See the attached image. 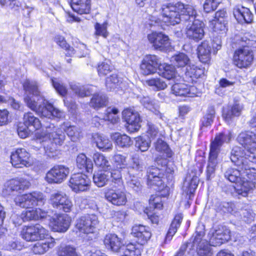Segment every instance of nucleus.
I'll return each mask as SVG.
<instances>
[{"label": "nucleus", "mask_w": 256, "mask_h": 256, "mask_svg": "<svg viewBox=\"0 0 256 256\" xmlns=\"http://www.w3.org/2000/svg\"><path fill=\"white\" fill-rule=\"evenodd\" d=\"M160 11L162 20L168 25L178 24L182 18L186 21L190 20L186 24L188 31L204 32V24L198 20L194 19L196 12L192 6H184L180 2L176 4H166L162 5Z\"/></svg>", "instance_id": "nucleus-1"}, {"label": "nucleus", "mask_w": 256, "mask_h": 256, "mask_svg": "<svg viewBox=\"0 0 256 256\" xmlns=\"http://www.w3.org/2000/svg\"><path fill=\"white\" fill-rule=\"evenodd\" d=\"M23 87L26 94L24 100L30 110L42 117L48 118H64V112L54 108L41 96L36 82L26 80L23 83Z\"/></svg>", "instance_id": "nucleus-2"}, {"label": "nucleus", "mask_w": 256, "mask_h": 256, "mask_svg": "<svg viewBox=\"0 0 256 256\" xmlns=\"http://www.w3.org/2000/svg\"><path fill=\"white\" fill-rule=\"evenodd\" d=\"M230 160L237 168H228L224 172V177L230 182L236 184L245 175L246 171L251 172L252 166L239 146H234L232 149Z\"/></svg>", "instance_id": "nucleus-3"}, {"label": "nucleus", "mask_w": 256, "mask_h": 256, "mask_svg": "<svg viewBox=\"0 0 256 256\" xmlns=\"http://www.w3.org/2000/svg\"><path fill=\"white\" fill-rule=\"evenodd\" d=\"M236 42L242 46L234 52V63L240 68H247L251 65L253 61L254 55L250 48H256V40H250L246 37L240 39L238 36H236Z\"/></svg>", "instance_id": "nucleus-4"}, {"label": "nucleus", "mask_w": 256, "mask_h": 256, "mask_svg": "<svg viewBox=\"0 0 256 256\" xmlns=\"http://www.w3.org/2000/svg\"><path fill=\"white\" fill-rule=\"evenodd\" d=\"M232 137L231 132H228L227 134L222 132L217 134L214 140L212 142L206 167L207 179L210 180L214 176L218 163V156L220 152V148L224 143L228 142Z\"/></svg>", "instance_id": "nucleus-5"}, {"label": "nucleus", "mask_w": 256, "mask_h": 256, "mask_svg": "<svg viewBox=\"0 0 256 256\" xmlns=\"http://www.w3.org/2000/svg\"><path fill=\"white\" fill-rule=\"evenodd\" d=\"M156 162L158 166H152L147 171L148 184L150 186H157L160 190V187H164L162 178L164 174L171 173L173 170L168 167L166 158H158Z\"/></svg>", "instance_id": "nucleus-6"}, {"label": "nucleus", "mask_w": 256, "mask_h": 256, "mask_svg": "<svg viewBox=\"0 0 256 256\" xmlns=\"http://www.w3.org/2000/svg\"><path fill=\"white\" fill-rule=\"evenodd\" d=\"M46 134L45 136L46 140H43V146L46 152L50 156V154L56 150L57 146H61L65 140V134L62 129L60 127H55L51 124L46 127Z\"/></svg>", "instance_id": "nucleus-7"}, {"label": "nucleus", "mask_w": 256, "mask_h": 256, "mask_svg": "<svg viewBox=\"0 0 256 256\" xmlns=\"http://www.w3.org/2000/svg\"><path fill=\"white\" fill-rule=\"evenodd\" d=\"M242 146L244 156L252 162H256V130L240 132L237 138Z\"/></svg>", "instance_id": "nucleus-8"}, {"label": "nucleus", "mask_w": 256, "mask_h": 256, "mask_svg": "<svg viewBox=\"0 0 256 256\" xmlns=\"http://www.w3.org/2000/svg\"><path fill=\"white\" fill-rule=\"evenodd\" d=\"M144 164L142 158L135 154L132 158V164L128 168V176L126 178L128 186L135 191H138L141 188V184L136 178L140 172L142 170Z\"/></svg>", "instance_id": "nucleus-9"}, {"label": "nucleus", "mask_w": 256, "mask_h": 256, "mask_svg": "<svg viewBox=\"0 0 256 256\" xmlns=\"http://www.w3.org/2000/svg\"><path fill=\"white\" fill-rule=\"evenodd\" d=\"M245 175L236 184L234 189L238 195L246 196L254 188L256 183V168L252 167V171H246Z\"/></svg>", "instance_id": "nucleus-10"}, {"label": "nucleus", "mask_w": 256, "mask_h": 256, "mask_svg": "<svg viewBox=\"0 0 256 256\" xmlns=\"http://www.w3.org/2000/svg\"><path fill=\"white\" fill-rule=\"evenodd\" d=\"M14 202L16 205L28 208L35 206L43 205L46 202V198L42 192H34L18 196Z\"/></svg>", "instance_id": "nucleus-11"}, {"label": "nucleus", "mask_w": 256, "mask_h": 256, "mask_svg": "<svg viewBox=\"0 0 256 256\" xmlns=\"http://www.w3.org/2000/svg\"><path fill=\"white\" fill-rule=\"evenodd\" d=\"M204 232L202 231L196 232L192 240V248L193 250H196L198 256H213L212 249L210 244L203 239Z\"/></svg>", "instance_id": "nucleus-12"}, {"label": "nucleus", "mask_w": 256, "mask_h": 256, "mask_svg": "<svg viewBox=\"0 0 256 256\" xmlns=\"http://www.w3.org/2000/svg\"><path fill=\"white\" fill-rule=\"evenodd\" d=\"M22 238L28 242H33L44 238L48 231L42 226L36 224L24 227L21 232Z\"/></svg>", "instance_id": "nucleus-13"}, {"label": "nucleus", "mask_w": 256, "mask_h": 256, "mask_svg": "<svg viewBox=\"0 0 256 256\" xmlns=\"http://www.w3.org/2000/svg\"><path fill=\"white\" fill-rule=\"evenodd\" d=\"M208 236L209 242L212 246H219L230 239V232L226 226L220 225L212 230Z\"/></svg>", "instance_id": "nucleus-14"}, {"label": "nucleus", "mask_w": 256, "mask_h": 256, "mask_svg": "<svg viewBox=\"0 0 256 256\" xmlns=\"http://www.w3.org/2000/svg\"><path fill=\"white\" fill-rule=\"evenodd\" d=\"M30 185V182L22 178L12 179L5 182L2 194L6 197L12 196L14 195L15 192H21L22 191L27 189Z\"/></svg>", "instance_id": "nucleus-15"}, {"label": "nucleus", "mask_w": 256, "mask_h": 256, "mask_svg": "<svg viewBox=\"0 0 256 256\" xmlns=\"http://www.w3.org/2000/svg\"><path fill=\"white\" fill-rule=\"evenodd\" d=\"M69 172L68 167L56 165L46 173L44 178L48 184H60L66 178Z\"/></svg>", "instance_id": "nucleus-16"}, {"label": "nucleus", "mask_w": 256, "mask_h": 256, "mask_svg": "<svg viewBox=\"0 0 256 256\" xmlns=\"http://www.w3.org/2000/svg\"><path fill=\"white\" fill-rule=\"evenodd\" d=\"M122 115L128 124L126 128L129 132H134L140 129L142 120L137 111L132 108H126L123 110Z\"/></svg>", "instance_id": "nucleus-17"}, {"label": "nucleus", "mask_w": 256, "mask_h": 256, "mask_svg": "<svg viewBox=\"0 0 256 256\" xmlns=\"http://www.w3.org/2000/svg\"><path fill=\"white\" fill-rule=\"evenodd\" d=\"M98 221L96 215H88L78 218L76 227L80 233L89 234L94 232Z\"/></svg>", "instance_id": "nucleus-18"}, {"label": "nucleus", "mask_w": 256, "mask_h": 256, "mask_svg": "<svg viewBox=\"0 0 256 256\" xmlns=\"http://www.w3.org/2000/svg\"><path fill=\"white\" fill-rule=\"evenodd\" d=\"M50 203L54 208L64 212H69L72 207V203L70 198L60 192L52 194Z\"/></svg>", "instance_id": "nucleus-19"}, {"label": "nucleus", "mask_w": 256, "mask_h": 256, "mask_svg": "<svg viewBox=\"0 0 256 256\" xmlns=\"http://www.w3.org/2000/svg\"><path fill=\"white\" fill-rule=\"evenodd\" d=\"M10 160L12 165L16 168L28 167L32 164L30 154L22 148H17L12 152Z\"/></svg>", "instance_id": "nucleus-20"}, {"label": "nucleus", "mask_w": 256, "mask_h": 256, "mask_svg": "<svg viewBox=\"0 0 256 256\" xmlns=\"http://www.w3.org/2000/svg\"><path fill=\"white\" fill-rule=\"evenodd\" d=\"M160 60L155 55L146 56L143 59L140 65L141 72L144 76H148L156 72L159 68Z\"/></svg>", "instance_id": "nucleus-21"}, {"label": "nucleus", "mask_w": 256, "mask_h": 256, "mask_svg": "<svg viewBox=\"0 0 256 256\" xmlns=\"http://www.w3.org/2000/svg\"><path fill=\"white\" fill-rule=\"evenodd\" d=\"M69 182L72 190L78 192L88 189L90 181L86 175L78 173L71 176Z\"/></svg>", "instance_id": "nucleus-22"}, {"label": "nucleus", "mask_w": 256, "mask_h": 256, "mask_svg": "<svg viewBox=\"0 0 256 256\" xmlns=\"http://www.w3.org/2000/svg\"><path fill=\"white\" fill-rule=\"evenodd\" d=\"M70 219L67 214H58L52 218L50 222V226L54 232H66L70 226Z\"/></svg>", "instance_id": "nucleus-23"}, {"label": "nucleus", "mask_w": 256, "mask_h": 256, "mask_svg": "<svg viewBox=\"0 0 256 256\" xmlns=\"http://www.w3.org/2000/svg\"><path fill=\"white\" fill-rule=\"evenodd\" d=\"M106 199L116 206H124L127 202V197L124 191L109 189L105 192Z\"/></svg>", "instance_id": "nucleus-24"}, {"label": "nucleus", "mask_w": 256, "mask_h": 256, "mask_svg": "<svg viewBox=\"0 0 256 256\" xmlns=\"http://www.w3.org/2000/svg\"><path fill=\"white\" fill-rule=\"evenodd\" d=\"M148 38L156 49L162 50L170 46L168 36L163 33H150L148 34Z\"/></svg>", "instance_id": "nucleus-25"}, {"label": "nucleus", "mask_w": 256, "mask_h": 256, "mask_svg": "<svg viewBox=\"0 0 256 256\" xmlns=\"http://www.w3.org/2000/svg\"><path fill=\"white\" fill-rule=\"evenodd\" d=\"M131 234L136 238L138 243L141 245L145 244L152 236L149 228L141 224L133 226Z\"/></svg>", "instance_id": "nucleus-26"}, {"label": "nucleus", "mask_w": 256, "mask_h": 256, "mask_svg": "<svg viewBox=\"0 0 256 256\" xmlns=\"http://www.w3.org/2000/svg\"><path fill=\"white\" fill-rule=\"evenodd\" d=\"M244 109V104L238 100H234V104L229 110H224L222 118L228 123H230L234 117L241 115Z\"/></svg>", "instance_id": "nucleus-27"}, {"label": "nucleus", "mask_w": 256, "mask_h": 256, "mask_svg": "<svg viewBox=\"0 0 256 256\" xmlns=\"http://www.w3.org/2000/svg\"><path fill=\"white\" fill-rule=\"evenodd\" d=\"M104 243L106 248L114 252H118L122 246V240L116 234H109L104 238Z\"/></svg>", "instance_id": "nucleus-28"}, {"label": "nucleus", "mask_w": 256, "mask_h": 256, "mask_svg": "<svg viewBox=\"0 0 256 256\" xmlns=\"http://www.w3.org/2000/svg\"><path fill=\"white\" fill-rule=\"evenodd\" d=\"M56 242L54 238L50 237L45 240L38 242L32 247V250L37 254H42L55 246Z\"/></svg>", "instance_id": "nucleus-29"}, {"label": "nucleus", "mask_w": 256, "mask_h": 256, "mask_svg": "<svg viewBox=\"0 0 256 256\" xmlns=\"http://www.w3.org/2000/svg\"><path fill=\"white\" fill-rule=\"evenodd\" d=\"M70 6L79 14H88L90 10V0H70Z\"/></svg>", "instance_id": "nucleus-30"}, {"label": "nucleus", "mask_w": 256, "mask_h": 256, "mask_svg": "<svg viewBox=\"0 0 256 256\" xmlns=\"http://www.w3.org/2000/svg\"><path fill=\"white\" fill-rule=\"evenodd\" d=\"M140 100L145 108L158 116L160 118L163 119V115L158 110V104L154 100L149 96H143L140 98Z\"/></svg>", "instance_id": "nucleus-31"}, {"label": "nucleus", "mask_w": 256, "mask_h": 256, "mask_svg": "<svg viewBox=\"0 0 256 256\" xmlns=\"http://www.w3.org/2000/svg\"><path fill=\"white\" fill-rule=\"evenodd\" d=\"M60 128L66 133L71 140L73 142L78 140L82 136V130L80 128L74 126H72L68 122H64L62 124Z\"/></svg>", "instance_id": "nucleus-32"}, {"label": "nucleus", "mask_w": 256, "mask_h": 256, "mask_svg": "<svg viewBox=\"0 0 256 256\" xmlns=\"http://www.w3.org/2000/svg\"><path fill=\"white\" fill-rule=\"evenodd\" d=\"M197 50L198 57L201 62L206 63L210 60L211 48L208 41L203 42Z\"/></svg>", "instance_id": "nucleus-33"}, {"label": "nucleus", "mask_w": 256, "mask_h": 256, "mask_svg": "<svg viewBox=\"0 0 256 256\" xmlns=\"http://www.w3.org/2000/svg\"><path fill=\"white\" fill-rule=\"evenodd\" d=\"M74 48H69L68 52L66 54V55L72 56L76 54L78 57L81 58L85 56L88 54V50L84 44L76 41L74 43Z\"/></svg>", "instance_id": "nucleus-34"}, {"label": "nucleus", "mask_w": 256, "mask_h": 256, "mask_svg": "<svg viewBox=\"0 0 256 256\" xmlns=\"http://www.w3.org/2000/svg\"><path fill=\"white\" fill-rule=\"evenodd\" d=\"M94 142L100 150L102 151L112 150V144L111 141L105 136H102L99 134H95L93 136Z\"/></svg>", "instance_id": "nucleus-35"}, {"label": "nucleus", "mask_w": 256, "mask_h": 256, "mask_svg": "<svg viewBox=\"0 0 256 256\" xmlns=\"http://www.w3.org/2000/svg\"><path fill=\"white\" fill-rule=\"evenodd\" d=\"M76 166L82 170H85L87 172H92L93 168V164L92 160L87 158L84 154H78L76 158Z\"/></svg>", "instance_id": "nucleus-36"}, {"label": "nucleus", "mask_w": 256, "mask_h": 256, "mask_svg": "<svg viewBox=\"0 0 256 256\" xmlns=\"http://www.w3.org/2000/svg\"><path fill=\"white\" fill-rule=\"evenodd\" d=\"M238 212L237 217L240 216V219L245 222L250 224L254 221L255 214L248 206H242L240 204Z\"/></svg>", "instance_id": "nucleus-37"}, {"label": "nucleus", "mask_w": 256, "mask_h": 256, "mask_svg": "<svg viewBox=\"0 0 256 256\" xmlns=\"http://www.w3.org/2000/svg\"><path fill=\"white\" fill-rule=\"evenodd\" d=\"M111 138L116 144L121 148L128 147L132 144V141L130 137L125 134L115 132L111 135Z\"/></svg>", "instance_id": "nucleus-38"}, {"label": "nucleus", "mask_w": 256, "mask_h": 256, "mask_svg": "<svg viewBox=\"0 0 256 256\" xmlns=\"http://www.w3.org/2000/svg\"><path fill=\"white\" fill-rule=\"evenodd\" d=\"M24 124L27 127L32 126L34 129L38 130L42 126L39 119L35 117L32 112L24 113L23 117Z\"/></svg>", "instance_id": "nucleus-39"}, {"label": "nucleus", "mask_w": 256, "mask_h": 256, "mask_svg": "<svg viewBox=\"0 0 256 256\" xmlns=\"http://www.w3.org/2000/svg\"><path fill=\"white\" fill-rule=\"evenodd\" d=\"M158 70L160 75L167 80L173 79L176 76V68L172 65L160 63Z\"/></svg>", "instance_id": "nucleus-40"}, {"label": "nucleus", "mask_w": 256, "mask_h": 256, "mask_svg": "<svg viewBox=\"0 0 256 256\" xmlns=\"http://www.w3.org/2000/svg\"><path fill=\"white\" fill-rule=\"evenodd\" d=\"M241 204H234L232 202H223L220 204V210L224 213H229L235 216L238 215V210Z\"/></svg>", "instance_id": "nucleus-41"}, {"label": "nucleus", "mask_w": 256, "mask_h": 256, "mask_svg": "<svg viewBox=\"0 0 256 256\" xmlns=\"http://www.w3.org/2000/svg\"><path fill=\"white\" fill-rule=\"evenodd\" d=\"M182 220V216L181 214H177L175 216L168 232L166 237V240H170L172 236L177 231L178 228L180 226Z\"/></svg>", "instance_id": "nucleus-42"}, {"label": "nucleus", "mask_w": 256, "mask_h": 256, "mask_svg": "<svg viewBox=\"0 0 256 256\" xmlns=\"http://www.w3.org/2000/svg\"><path fill=\"white\" fill-rule=\"evenodd\" d=\"M108 100L106 96L102 94H96L92 96L90 105L94 109H98L106 106Z\"/></svg>", "instance_id": "nucleus-43"}, {"label": "nucleus", "mask_w": 256, "mask_h": 256, "mask_svg": "<svg viewBox=\"0 0 256 256\" xmlns=\"http://www.w3.org/2000/svg\"><path fill=\"white\" fill-rule=\"evenodd\" d=\"M93 160L96 166L104 170L110 169V164L106 157L102 154L96 152L94 154Z\"/></svg>", "instance_id": "nucleus-44"}, {"label": "nucleus", "mask_w": 256, "mask_h": 256, "mask_svg": "<svg viewBox=\"0 0 256 256\" xmlns=\"http://www.w3.org/2000/svg\"><path fill=\"white\" fill-rule=\"evenodd\" d=\"M110 178L109 172L98 171L93 176V181L98 187H103L106 186Z\"/></svg>", "instance_id": "nucleus-45"}, {"label": "nucleus", "mask_w": 256, "mask_h": 256, "mask_svg": "<svg viewBox=\"0 0 256 256\" xmlns=\"http://www.w3.org/2000/svg\"><path fill=\"white\" fill-rule=\"evenodd\" d=\"M76 248L70 244H61L57 250L58 256H77Z\"/></svg>", "instance_id": "nucleus-46"}, {"label": "nucleus", "mask_w": 256, "mask_h": 256, "mask_svg": "<svg viewBox=\"0 0 256 256\" xmlns=\"http://www.w3.org/2000/svg\"><path fill=\"white\" fill-rule=\"evenodd\" d=\"M118 110L115 108H108L105 111V114L102 116V118L105 121L110 122L112 124H115L120 120L118 116Z\"/></svg>", "instance_id": "nucleus-47"}, {"label": "nucleus", "mask_w": 256, "mask_h": 256, "mask_svg": "<svg viewBox=\"0 0 256 256\" xmlns=\"http://www.w3.org/2000/svg\"><path fill=\"white\" fill-rule=\"evenodd\" d=\"M215 110L214 106L208 108L204 116L202 119V126L207 127L210 126L214 122L215 118Z\"/></svg>", "instance_id": "nucleus-48"}, {"label": "nucleus", "mask_w": 256, "mask_h": 256, "mask_svg": "<svg viewBox=\"0 0 256 256\" xmlns=\"http://www.w3.org/2000/svg\"><path fill=\"white\" fill-rule=\"evenodd\" d=\"M122 84L121 80L116 74H112L107 78L106 82V86L107 88L110 90H114L120 86Z\"/></svg>", "instance_id": "nucleus-49"}, {"label": "nucleus", "mask_w": 256, "mask_h": 256, "mask_svg": "<svg viewBox=\"0 0 256 256\" xmlns=\"http://www.w3.org/2000/svg\"><path fill=\"white\" fill-rule=\"evenodd\" d=\"M70 86L72 90L78 96L84 97L88 96L90 92L88 88L84 86H81L78 84L74 82H72L70 84Z\"/></svg>", "instance_id": "nucleus-50"}, {"label": "nucleus", "mask_w": 256, "mask_h": 256, "mask_svg": "<svg viewBox=\"0 0 256 256\" xmlns=\"http://www.w3.org/2000/svg\"><path fill=\"white\" fill-rule=\"evenodd\" d=\"M203 74L202 69L198 68L196 66H188L186 68V76L190 78V81H194V78H198L200 76Z\"/></svg>", "instance_id": "nucleus-51"}, {"label": "nucleus", "mask_w": 256, "mask_h": 256, "mask_svg": "<svg viewBox=\"0 0 256 256\" xmlns=\"http://www.w3.org/2000/svg\"><path fill=\"white\" fill-rule=\"evenodd\" d=\"M146 84L150 86H154L158 90H164L167 87V84L162 78H154L146 80Z\"/></svg>", "instance_id": "nucleus-52"}, {"label": "nucleus", "mask_w": 256, "mask_h": 256, "mask_svg": "<svg viewBox=\"0 0 256 256\" xmlns=\"http://www.w3.org/2000/svg\"><path fill=\"white\" fill-rule=\"evenodd\" d=\"M188 85L184 84H175L172 86V92L176 96H184L188 95Z\"/></svg>", "instance_id": "nucleus-53"}, {"label": "nucleus", "mask_w": 256, "mask_h": 256, "mask_svg": "<svg viewBox=\"0 0 256 256\" xmlns=\"http://www.w3.org/2000/svg\"><path fill=\"white\" fill-rule=\"evenodd\" d=\"M196 179L192 178L190 181L185 180L182 186V190L186 194H193L197 187Z\"/></svg>", "instance_id": "nucleus-54"}, {"label": "nucleus", "mask_w": 256, "mask_h": 256, "mask_svg": "<svg viewBox=\"0 0 256 256\" xmlns=\"http://www.w3.org/2000/svg\"><path fill=\"white\" fill-rule=\"evenodd\" d=\"M173 58L175 64L179 67L185 66L190 62L188 57L184 53H180L174 56Z\"/></svg>", "instance_id": "nucleus-55"}, {"label": "nucleus", "mask_w": 256, "mask_h": 256, "mask_svg": "<svg viewBox=\"0 0 256 256\" xmlns=\"http://www.w3.org/2000/svg\"><path fill=\"white\" fill-rule=\"evenodd\" d=\"M126 158V157L122 154H115L112 158L114 166L118 169L126 168L128 166Z\"/></svg>", "instance_id": "nucleus-56"}, {"label": "nucleus", "mask_w": 256, "mask_h": 256, "mask_svg": "<svg viewBox=\"0 0 256 256\" xmlns=\"http://www.w3.org/2000/svg\"><path fill=\"white\" fill-rule=\"evenodd\" d=\"M155 148L158 152L165 153L167 157L172 156V152L169 149L168 144L160 139H158L156 142Z\"/></svg>", "instance_id": "nucleus-57"}, {"label": "nucleus", "mask_w": 256, "mask_h": 256, "mask_svg": "<svg viewBox=\"0 0 256 256\" xmlns=\"http://www.w3.org/2000/svg\"><path fill=\"white\" fill-rule=\"evenodd\" d=\"M142 246L139 244H128L126 246V252L130 256H140Z\"/></svg>", "instance_id": "nucleus-58"}, {"label": "nucleus", "mask_w": 256, "mask_h": 256, "mask_svg": "<svg viewBox=\"0 0 256 256\" xmlns=\"http://www.w3.org/2000/svg\"><path fill=\"white\" fill-rule=\"evenodd\" d=\"M112 67L110 65V62L108 61L102 62L98 66V74L100 76H106L112 72Z\"/></svg>", "instance_id": "nucleus-59"}, {"label": "nucleus", "mask_w": 256, "mask_h": 256, "mask_svg": "<svg viewBox=\"0 0 256 256\" xmlns=\"http://www.w3.org/2000/svg\"><path fill=\"white\" fill-rule=\"evenodd\" d=\"M51 80L54 88L59 94L62 96L66 94L67 89L60 80L54 78Z\"/></svg>", "instance_id": "nucleus-60"}, {"label": "nucleus", "mask_w": 256, "mask_h": 256, "mask_svg": "<svg viewBox=\"0 0 256 256\" xmlns=\"http://www.w3.org/2000/svg\"><path fill=\"white\" fill-rule=\"evenodd\" d=\"M150 208L161 210L163 207L162 198L159 196H152L149 200Z\"/></svg>", "instance_id": "nucleus-61"}, {"label": "nucleus", "mask_w": 256, "mask_h": 256, "mask_svg": "<svg viewBox=\"0 0 256 256\" xmlns=\"http://www.w3.org/2000/svg\"><path fill=\"white\" fill-rule=\"evenodd\" d=\"M210 27L214 32H225L228 30L226 24L222 21L212 20L210 22Z\"/></svg>", "instance_id": "nucleus-62"}, {"label": "nucleus", "mask_w": 256, "mask_h": 256, "mask_svg": "<svg viewBox=\"0 0 256 256\" xmlns=\"http://www.w3.org/2000/svg\"><path fill=\"white\" fill-rule=\"evenodd\" d=\"M150 140H146L142 137H138L136 138V146L142 152L146 151L150 146Z\"/></svg>", "instance_id": "nucleus-63"}, {"label": "nucleus", "mask_w": 256, "mask_h": 256, "mask_svg": "<svg viewBox=\"0 0 256 256\" xmlns=\"http://www.w3.org/2000/svg\"><path fill=\"white\" fill-rule=\"evenodd\" d=\"M220 3V0H205L204 9L206 12L214 11L217 8Z\"/></svg>", "instance_id": "nucleus-64"}]
</instances>
